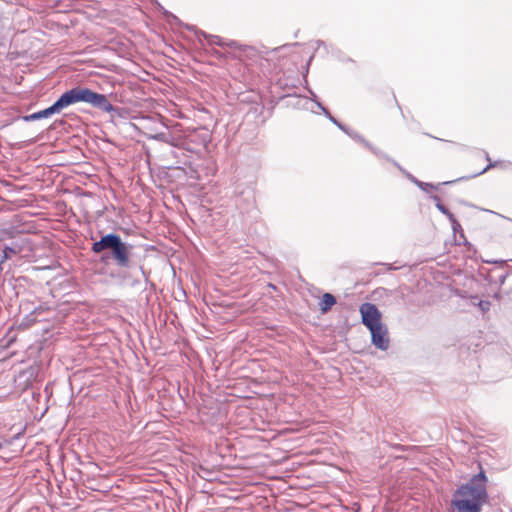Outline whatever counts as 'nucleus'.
I'll return each instance as SVG.
<instances>
[{
  "label": "nucleus",
  "mask_w": 512,
  "mask_h": 512,
  "mask_svg": "<svg viewBox=\"0 0 512 512\" xmlns=\"http://www.w3.org/2000/svg\"><path fill=\"white\" fill-rule=\"evenodd\" d=\"M487 477L483 471L460 485L452 494L448 512H481L488 500Z\"/></svg>",
  "instance_id": "nucleus-1"
},
{
  "label": "nucleus",
  "mask_w": 512,
  "mask_h": 512,
  "mask_svg": "<svg viewBox=\"0 0 512 512\" xmlns=\"http://www.w3.org/2000/svg\"><path fill=\"white\" fill-rule=\"evenodd\" d=\"M78 102L88 103L106 112L113 110L112 104L107 100L105 95L93 92L88 88L76 87L62 94L50 107L26 116L25 120L35 121L48 118L54 114H59L64 108Z\"/></svg>",
  "instance_id": "nucleus-2"
},
{
  "label": "nucleus",
  "mask_w": 512,
  "mask_h": 512,
  "mask_svg": "<svg viewBox=\"0 0 512 512\" xmlns=\"http://www.w3.org/2000/svg\"><path fill=\"white\" fill-rule=\"evenodd\" d=\"M107 249L111 250L112 256L118 266L128 267L130 247L122 242L120 236L110 233L101 237L99 241L94 242L92 245V251L94 253H100Z\"/></svg>",
  "instance_id": "nucleus-3"
},
{
  "label": "nucleus",
  "mask_w": 512,
  "mask_h": 512,
  "mask_svg": "<svg viewBox=\"0 0 512 512\" xmlns=\"http://www.w3.org/2000/svg\"><path fill=\"white\" fill-rule=\"evenodd\" d=\"M360 314L363 324L369 329H375L381 324V313L372 303H364L360 306Z\"/></svg>",
  "instance_id": "nucleus-4"
},
{
  "label": "nucleus",
  "mask_w": 512,
  "mask_h": 512,
  "mask_svg": "<svg viewBox=\"0 0 512 512\" xmlns=\"http://www.w3.org/2000/svg\"><path fill=\"white\" fill-rule=\"evenodd\" d=\"M372 342L376 346V348L380 350L388 349L389 340L387 337V331L383 328L382 325L376 327L375 329H371Z\"/></svg>",
  "instance_id": "nucleus-5"
},
{
  "label": "nucleus",
  "mask_w": 512,
  "mask_h": 512,
  "mask_svg": "<svg viewBox=\"0 0 512 512\" xmlns=\"http://www.w3.org/2000/svg\"><path fill=\"white\" fill-rule=\"evenodd\" d=\"M344 132L347 133L350 137H352L356 141L362 143L365 147L370 149L375 155H377L381 158L388 159V157L386 155H384L379 149L372 146L370 143H368L362 136H360L356 132L349 131L347 128H346V131H344Z\"/></svg>",
  "instance_id": "nucleus-6"
},
{
  "label": "nucleus",
  "mask_w": 512,
  "mask_h": 512,
  "mask_svg": "<svg viewBox=\"0 0 512 512\" xmlns=\"http://www.w3.org/2000/svg\"><path fill=\"white\" fill-rule=\"evenodd\" d=\"M335 303V297L330 293H325L320 302V309L322 312H327Z\"/></svg>",
  "instance_id": "nucleus-7"
},
{
  "label": "nucleus",
  "mask_w": 512,
  "mask_h": 512,
  "mask_svg": "<svg viewBox=\"0 0 512 512\" xmlns=\"http://www.w3.org/2000/svg\"><path fill=\"white\" fill-rule=\"evenodd\" d=\"M486 159L489 161V164L480 172L476 173L475 175H473L472 177H475V176H478V175H481L485 172H487L488 170H490L491 168H494V167H498L500 166L501 168L505 169L507 167V164L504 163V162H499V161H496V162H491L490 160V157L488 155V153H486L485 155Z\"/></svg>",
  "instance_id": "nucleus-8"
},
{
  "label": "nucleus",
  "mask_w": 512,
  "mask_h": 512,
  "mask_svg": "<svg viewBox=\"0 0 512 512\" xmlns=\"http://www.w3.org/2000/svg\"><path fill=\"white\" fill-rule=\"evenodd\" d=\"M205 37H206L208 43L211 45L231 46L233 44V42L227 43L222 38H220L219 36H216V35H207Z\"/></svg>",
  "instance_id": "nucleus-9"
},
{
  "label": "nucleus",
  "mask_w": 512,
  "mask_h": 512,
  "mask_svg": "<svg viewBox=\"0 0 512 512\" xmlns=\"http://www.w3.org/2000/svg\"><path fill=\"white\" fill-rule=\"evenodd\" d=\"M316 105L319 109L323 111V113L332 121L335 125H337L342 131H346V127L340 124L334 117L330 115V113L327 111L325 107L322 106L321 103L316 102Z\"/></svg>",
  "instance_id": "nucleus-10"
},
{
  "label": "nucleus",
  "mask_w": 512,
  "mask_h": 512,
  "mask_svg": "<svg viewBox=\"0 0 512 512\" xmlns=\"http://www.w3.org/2000/svg\"><path fill=\"white\" fill-rule=\"evenodd\" d=\"M432 199L434 200L435 202V206L437 207V209L442 213L444 214L445 216H447V218L449 219V215H453L451 212H449V210L440 202V199L437 195H434L432 196Z\"/></svg>",
  "instance_id": "nucleus-11"
},
{
  "label": "nucleus",
  "mask_w": 512,
  "mask_h": 512,
  "mask_svg": "<svg viewBox=\"0 0 512 512\" xmlns=\"http://www.w3.org/2000/svg\"><path fill=\"white\" fill-rule=\"evenodd\" d=\"M393 164L407 177V179H409L415 185L417 184L418 179H416L412 174L403 169L397 162L393 161Z\"/></svg>",
  "instance_id": "nucleus-12"
},
{
  "label": "nucleus",
  "mask_w": 512,
  "mask_h": 512,
  "mask_svg": "<svg viewBox=\"0 0 512 512\" xmlns=\"http://www.w3.org/2000/svg\"><path fill=\"white\" fill-rule=\"evenodd\" d=\"M449 221L452 226V230L454 233H457L458 231H462L460 223L455 219L454 215H449Z\"/></svg>",
  "instance_id": "nucleus-13"
},
{
  "label": "nucleus",
  "mask_w": 512,
  "mask_h": 512,
  "mask_svg": "<svg viewBox=\"0 0 512 512\" xmlns=\"http://www.w3.org/2000/svg\"><path fill=\"white\" fill-rule=\"evenodd\" d=\"M421 190L423 191H430L431 189H435L436 187L433 185V184H430V183H425V182H422V181H419L417 182L416 184Z\"/></svg>",
  "instance_id": "nucleus-14"
},
{
  "label": "nucleus",
  "mask_w": 512,
  "mask_h": 512,
  "mask_svg": "<svg viewBox=\"0 0 512 512\" xmlns=\"http://www.w3.org/2000/svg\"><path fill=\"white\" fill-rule=\"evenodd\" d=\"M478 306L480 307V309L483 312H485V311L489 310L490 302L489 301H479Z\"/></svg>",
  "instance_id": "nucleus-15"
},
{
  "label": "nucleus",
  "mask_w": 512,
  "mask_h": 512,
  "mask_svg": "<svg viewBox=\"0 0 512 512\" xmlns=\"http://www.w3.org/2000/svg\"><path fill=\"white\" fill-rule=\"evenodd\" d=\"M0 253H6V255L10 258L12 254H16V250L11 247H5L0 251Z\"/></svg>",
  "instance_id": "nucleus-16"
},
{
  "label": "nucleus",
  "mask_w": 512,
  "mask_h": 512,
  "mask_svg": "<svg viewBox=\"0 0 512 512\" xmlns=\"http://www.w3.org/2000/svg\"><path fill=\"white\" fill-rule=\"evenodd\" d=\"M9 259L6 253H0V272L2 271V264Z\"/></svg>",
  "instance_id": "nucleus-17"
},
{
  "label": "nucleus",
  "mask_w": 512,
  "mask_h": 512,
  "mask_svg": "<svg viewBox=\"0 0 512 512\" xmlns=\"http://www.w3.org/2000/svg\"><path fill=\"white\" fill-rule=\"evenodd\" d=\"M309 93L313 97V100H315V97H316L315 93L313 91H311V90H309Z\"/></svg>",
  "instance_id": "nucleus-18"
},
{
  "label": "nucleus",
  "mask_w": 512,
  "mask_h": 512,
  "mask_svg": "<svg viewBox=\"0 0 512 512\" xmlns=\"http://www.w3.org/2000/svg\"><path fill=\"white\" fill-rule=\"evenodd\" d=\"M450 183H452V181H446V182H444V184H450Z\"/></svg>",
  "instance_id": "nucleus-19"
}]
</instances>
